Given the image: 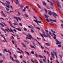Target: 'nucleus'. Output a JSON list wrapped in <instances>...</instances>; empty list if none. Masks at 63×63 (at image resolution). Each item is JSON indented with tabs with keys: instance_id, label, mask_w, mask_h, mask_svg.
<instances>
[{
	"instance_id": "43",
	"label": "nucleus",
	"mask_w": 63,
	"mask_h": 63,
	"mask_svg": "<svg viewBox=\"0 0 63 63\" xmlns=\"http://www.w3.org/2000/svg\"><path fill=\"white\" fill-rule=\"evenodd\" d=\"M3 23V24L4 25V26H7V25L5 24L3 22V23Z\"/></svg>"
},
{
	"instance_id": "27",
	"label": "nucleus",
	"mask_w": 63,
	"mask_h": 63,
	"mask_svg": "<svg viewBox=\"0 0 63 63\" xmlns=\"http://www.w3.org/2000/svg\"><path fill=\"white\" fill-rule=\"evenodd\" d=\"M31 61L33 63H35V62L34 61L33 59H32L31 60Z\"/></svg>"
},
{
	"instance_id": "53",
	"label": "nucleus",
	"mask_w": 63,
	"mask_h": 63,
	"mask_svg": "<svg viewBox=\"0 0 63 63\" xmlns=\"http://www.w3.org/2000/svg\"><path fill=\"white\" fill-rule=\"evenodd\" d=\"M22 45L23 46V47H25V45H24V44L23 43L22 44Z\"/></svg>"
},
{
	"instance_id": "56",
	"label": "nucleus",
	"mask_w": 63,
	"mask_h": 63,
	"mask_svg": "<svg viewBox=\"0 0 63 63\" xmlns=\"http://www.w3.org/2000/svg\"><path fill=\"white\" fill-rule=\"evenodd\" d=\"M46 20L47 21V22H49V20H48V19H46Z\"/></svg>"
},
{
	"instance_id": "33",
	"label": "nucleus",
	"mask_w": 63,
	"mask_h": 63,
	"mask_svg": "<svg viewBox=\"0 0 63 63\" xmlns=\"http://www.w3.org/2000/svg\"><path fill=\"white\" fill-rule=\"evenodd\" d=\"M33 21H34L35 22H36V23H38V21L37 20H35V19H33Z\"/></svg>"
},
{
	"instance_id": "17",
	"label": "nucleus",
	"mask_w": 63,
	"mask_h": 63,
	"mask_svg": "<svg viewBox=\"0 0 63 63\" xmlns=\"http://www.w3.org/2000/svg\"><path fill=\"white\" fill-rule=\"evenodd\" d=\"M1 13H2V16H4V17H6V15H5V14L3 13L2 11H1Z\"/></svg>"
},
{
	"instance_id": "52",
	"label": "nucleus",
	"mask_w": 63,
	"mask_h": 63,
	"mask_svg": "<svg viewBox=\"0 0 63 63\" xmlns=\"http://www.w3.org/2000/svg\"><path fill=\"white\" fill-rule=\"evenodd\" d=\"M19 24L21 26H22V24H21V23H19Z\"/></svg>"
},
{
	"instance_id": "30",
	"label": "nucleus",
	"mask_w": 63,
	"mask_h": 63,
	"mask_svg": "<svg viewBox=\"0 0 63 63\" xmlns=\"http://www.w3.org/2000/svg\"><path fill=\"white\" fill-rule=\"evenodd\" d=\"M50 25H54V23L52 22L51 23H50Z\"/></svg>"
},
{
	"instance_id": "25",
	"label": "nucleus",
	"mask_w": 63,
	"mask_h": 63,
	"mask_svg": "<svg viewBox=\"0 0 63 63\" xmlns=\"http://www.w3.org/2000/svg\"><path fill=\"white\" fill-rule=\"evenodd\" d=\"M18 19L20 21H21V19H20V17H18L17 18V19Z\"/></svg>"
},
{
	"instance_id": "6",
	"label": "nucleus",
	"mask_w": 63,
	"mask_h": 63,
	"mask_svg": "<svg viewBox=\"0 0 63 63\" xmlns=\"http://www.w3.org/2000/svg\"><path fill=\"white\" fill-rule=\"evenodd\" d=\"M56 42H57L56 43V44H57V45H58L59 44H61V42H59L57 40H56Z\"/></svg>"
},
{
	"instance_id": "32",
	"label": "nucleus",
	"mask_w": 63,
	"mask_h": 63,
	"mask_svg": "<svg viewBox=\"0 0 63 63\" xmlns=\"http://www.w3.org/2000/svg\"><path fill=\"white\" fill-rule=\"evenodd\" d=\"M39 57H40L41 58H42V59L43 58V57L42 56L39 55Z\"/></svg>"
},
{
	"instance_id": "61",
	"label": "nucleus",
	"mask_w": 63,
	"mask_h": 63,
	"mask_svg": "<svg viewBox=\"0 0 63 63\" xmlns=\"http://www.w3.org/2000/svg\"><path fill=\"white\" fill-rule=\"evenodd\" d=\"M51 5H52V6L53 5V3H52V2L51 3Z\"/></svg>"
},
{
	"instance_id": "16",
	"label": "nucleus",
	"mask_w": 63,
	"mask_h": 63,
	"mask_svg": "<svg viewBox=\"0 0 63 63\" xmlns=\"http://www.w3.org/2000/svg\"><path fill=\"white\" fill-rule=\"evenodd\" d=\"M51 32L53 33H56V31H53L52 30H51Z\"/></svg>"
},
{
	"instance_id": "64",
	"label": "nucleus",
	"mask_w": 63,
	"mask_h": 63,
	"mask_svg": "<svg viewBox=\"0 0 63 63\" xmlns=\"http://www.w3.org/2000/svg\"><path fill=\"white\" fill-rule=\"evenodd\" d=\"M35 55L36 56V57H38V56H37V54H36Z\"/></svg>"
},
{
	"instance_id": "39",
	"label": "nucleus",
	"mask_w": 63,
	"mask_h": 63,
	"mask_svg": "<svg viewBox=\"0 0 63 63\" xmlns=\"http://www.w3.org/2000/svg\"><path fill=\"white\" fill-rule=\"evenodd\" d=\"M37 5L38 6V7L39 8H41V7L40 6V5H39V4L37 3Z\"/></svg>"
},
{
	"instance_id": "41",
	"label": "nucleus",
	"mask_w": 63,
	"mask_h": 63,
	"mask_svg": "<svg viewBox=\"0 0 63 63\" xmlns=\"http://www.w3.org/2000/svg\"><path fill=\"white\" fill-rule=\"evenodd\" d=\"M52 35H54V36H56V35L54 33H52Z\"/></svg>"
},
{
	"instance_id": "22",
	"label": "nucleus",
	"mask_w": 63,
	"mask_h": 63,
	"mask_svg": "<svg viewBox=\"0 0 63 63\" xmlns=\"http://www.w3.org/2000/svg\"><path fill=\"white\" fill-rule=\"evenodd\" d=\"M24 42H25L26 44H29V42H28V41H26L25 40L24 41Z\"/></svg>"
},
{
	"instance_id": "48",
	"label": "nucleus",
	"mask_w": 63,
	"mask_h": 63,
	"mask_svg": "<svg viewBox=\"0 0 63 63\" xmlns=\"http://www.w3.org/2000/svg\"><path fill=\"white\" fill-rule=\"evenodd\" d=\"M17 51L18 53H21V52H20L19 51Z\"/></svg>"
},
{
	"instance_id": "7",
	"label": "nucleus",
	"mask_w": 63,
	"mask_h": 63,
	"mask_svg": "<svg viewBox=\"0 0 63 63\" xmlns=\"http://www.w3.org/2000/svg\"><path fill=\"white\" fill-rule=\"evenodd\" d=\"M48 12V15H50V16H51V15H52V12H51L50 11H49V12Z\"/></svg>"
},
{
	"instance_id": "50",
	"label": "nucleus",
	"mask_w": 63,
	"mask_h": 63,
	"mask_svg": "<svg viewBox=\"0 0 63 63\" xmlns=\"http://www.w3.org/2000/svg\"><path fill=\"white\" fill-rule=\"evenodd\" d=\"M6 9L7 11H9V9L7 8V7H6Z\"/></svg>"
},
{
	"instance_id": "26",
	"label": "nucleus",
	"mask_w": 63,
	"mask_h": 63,
	"mask_svg": "<svg viewBox=\"0 0 63 63\" xmlns=\"http://www.w3.org/2000/svg\"><path fill=\"white\" fill-rule=\"evenodd\" d=\"M59 55L60 57V59H61V60H62V56L61 55Z\"/></svg>"
},
{
	"instance_id": "5",
	"label": "nucleus",
	"mask_w": 63,
	"mask_h": 63,
	"mask_svg": "<svg viewBox=\"0 0 63 63\" xmlns=\"http://www.w3.org/2000/svg\"><path fill=\"white\" fill-rule=\"evenodd\" d=\"M6 6L7 8H9L10 7H10V5H9V4L6 3ZM10 6V8H12V7L11 6Z\"/></svg>"
},
{
	"instance_id": "63",
	"label": "nucleus",
	"mask_w": 63,
	"mask_h": 63,
	"mask_svg": "<svg viewBox=\"0 0 63 63\" xmlns=\"http://www.w3.org/2000/svg\"><path fill=\"white\" fill-rule=\"evenodd\" d=\"M4 51H6V52H8V51H7V50L6 49H4Z\"/></svg>"
},
{
	"instance_id": "20",
	"label": "nucleus",
	"mask_w": 63,
	"mask_h": 63,
	"mask_svg": "<svg viewBox=\"0 0 63 63\" xmlns=\"http://www.w3.org/2000/svg\"><path fill=\"white\" fill-rule=\"evenodd\" d=\"M30 28L31 29H34V27H33V26L32 25H31L30 26Z\"/></svg>"
},
{
	"instance_id": "9",
	"label": "nucleus",
	"mask_w": 63,
	"mask_h": 63,
	"mask_svg": "<svg viewBox=\"0 0 63 63\" xmlns=\"http://www.w3.org/2000/svg\"><path fill=\"white\" fill-rule=\"evenodd\" d=\"M30 47L32 48H34V49H35L36 47V45H34V47L33 46H32V45H31Z\"/></svg>"
},
{
	"instance_id": "34",
	"label": "nucleus",
	"mask_w": 63,
	"mask_h": 63,
	"mask_svg": "<svg viewBox=\"0 0 63 63\" xmlns=\"http://www.w3.org/2000/svg\"><path fill=\"white\" fill-rule=\"evenodd\" d=\"M47 35L48 36L49 38H50V35L48 34V33H47Z\"/></svg>"
},
{
	"instance_id": "62",
	"label": "nucleus",
	"mask_w": 63,
	"mask_h": 63,
	"mask_svg": "<svg viewBox=\"0 0 63 63\" xmlns=\"http://www.w3.org/2000/svg\"><path fill=\"white\" fill-rule=\"evenodd\" d=\"M39 62L40 63H43L40 60H39Z\"/></svg>"
},
{
	"instance_id": "38",
	"label": "nucleus",
	"mask_w": 63,
	"mask_h": 63,
	"mask_svg": "<svg viewBox=\"0 0 63 63\" xmlns=\"http://www.w3.org/2000/svg\"><path fill=\"white\" fill-rule=\"evenodd\" d=\"M47 54H48V55L49 56H50V55L49 54V53L48 52V51H47Z\"/></svg>"
},
{
	"instance_id": "46",
	"label": "nucleus",
	"mask_w": 63,
	"mask_h": 63,
	"mask_svg": "<svg viewBox=\"0 0 63 63\" xmlns=\"http://www.w3.org/2000/svg\"><path fill=\"white\" fill-rule=\"evenodd\" d=\"M31 53L32 54H34V52L33 51H32L31 52Z\"/></svg>"
},
{
	"instance_id": "19",
	"label": "nucleus",
	"mask_w": 63,
	"mask_h": 63,
	"mask_svg": "<svg viewBox=\"0 0 63 63\" xmlns=\"http://www.w3.org/2000/svg\"><path fill=\"white\" fill-rule=\"evenodd\" d=\"M15 61H16V63H19V61L18 60H15Z\"/></svg>"
},
{
	"instance_id": "2",
	"label": "nucleus",
	"mask_w": 63,
	"mask_h": 63,
	"mask_svg": "<svg viewBox=\"0 0 63 63\" xmlns=\"http://www.w3.org/2000/svg\"><path fill=\"white\" fill-rule=\"evenodd\" d=\"M4 31L5 33H6V31H7L8 32H9V31L10 32V30H9V28H7V29H5V30H4Z\"/></svg>"
},
{
	"instance_id": "60",
	"label": "nucleus",
	"mask_w": 63,
	"mask_h": 63,
	"mask_svg": "<svg viewBox=\"0 0 63 63\" xmlns=\"http://www.w3.org/2000/svg\"><path fill=\"white\" fill-rule=\"evenodd\" d=\"M24 31H27V29L26 28H24Z\"/></svg>"
},
{
	"instance_id": "15",
	"label": "nucleus",
	"mask_w": 63,
	"mask_h": 63,
	"mask_svg": "<svg viewBox=\"0 0 63 63\" xmlns=\"http://www.w3.org/2000/svg\"><path fill=\"white\" fill-rule=\"evenodd\" d=\"M53 15L54 16H55V18H56V17H55V16H57V15L55 13H53Z\"/></svg>"
},
{
	"instance_id": "35",
	"label": "nucleus",
	"mask_w": 63,
	"mask_h": 63,
	"mask_svg": "<svg viewBox=\"0 0 63 63\" xmlns=\"http://www.w3.org/2000/svg\"><path fill=\"white\" fill-rule=\"evenodd\" d=\"M44 10H45L46 13V14H47V10L46 9H44Z\"/></svg>"
},
{
	"instance_id": "45",
	"label": "nucleus",
	"mask_w": 63,
	"mask_h": 63,
	"mask_svg": "<svg viewBox=\"0 0 63 63\" xmlns=\"http://www.w3.org/2000/svg\"><path fill=\"white\" fill-rule=\"evenodd\" d=\"M31 32H32V33H33L34 32V31H33V30L32 29H31Z\"/></svg>"
},
{
	"instance_id": "12",
	"label": "nucleus",
	"mask_w": 63,
	"mask_h": 63,
	"mask_svg": "<svg viewBox=\"0 0 63 63\" xmlns=\"http://www.w3.org/2000/svg\"><path fill=\"white\" fill-rule=\"evenodd\" d=\"M49 21H54V22H56V20H52L51 19H50L49 20Z\"/></svg>"
},
{
	"instance_id": "40",
	"label": "nucleus",
	"mask_w": 63,
	"mask_h": 63,
	"mask_svg": "<svg viewBox=\"0 0 63 63\" xmlns=\"http://www.w3.org/2000/svg\"><path fill=\"white\" fill-rule=\"evenodd\" d=\"M14 56L15 57V58H17V57H16V55L15 54H14Z\"/></svg>"
},
{
	"instance_id": "59",
	"label": "nucleus",
	"mask_w": 63,
	"mask_h": 63,
	"mask_svg": "<svg viewBox=\"0 0 63 63\" xmlns=\"http://www.w3.org/2000/svg\"><path fill=\"white\" fill-rule=\"evenodd\" d=\"M39 18L41 20H43V19H42V18L41 17H39Z\"/></svg>"
},
{
	"instance_id": "1",
	"label": "nucleus",
	"mask_w": 63,
	"mask_h": 63,
	"mask_svg": "<svg viewBox=\"0 0 63 63\" xmlns=\"http://www.w3.org/2000/svg\"><path fill=\"white\" fill-rule=\"evenodd\" d=\"M42 32H43V33L44 34H42L41 33H39L40 35L43 38H44V37H47V35H45V31L43 30H42Z\"/></svg>"
},
{
	"instance_id": "21",
	"label": "nucleus",
	"mask_w": 63,
	"mask_h": 63,
	"mask_svg": "<svg viewBox=\"0 0 63 63\" xmlns=\"http://www.w3.org/2000/svg\"><path fill=\"white\" fill-rule=\"evenodd\" d=\"M15 3L16 4H18L19 3V1L18 0H16V2H15Z\"/></svg>"
},
{
	"instance_id": "49",
	"label": "nucleus",
	"mask_w": 63,
	"mask_h": 63,
	"mask_svg": "<svg viewBox=\"0 0 63 63\" xmlns=\"http://www.w3.org/2000/svg\"><path fill=\"white\" fill-rule=\"evenodd\" d=\"M1 3L2 4V5H5V3L3 2H1Z\"/></svg>"
},
{
	"instance_id": "14",
	"label": "nucleus",
	"mask_w": 63,
	"mask_h": 63,
	"mask_svg": "<svg viewBox=\"0 0 63 63\" xmlns=\"http://www.w3.org/2000/svg\"><path fill=\"white\" fill-rule=\"evenodd\" d=\"M9 22V24H10V25L11 26V27H14L13 26V25L12 24V23H11L10 22Z\"/></svg>"
},
{
	"instance_id": "31",
	"label": "nucleus",
	"mask_w": 63,
	"mask_h": 63,
	"mask_svg": "<svg viewBox=\"0 0 63 63\" xmlns=\"http://www.w3.org/2000/svg\"><path fill=\"white\" fill-rule=\"evenodd\" d=\"M25 52L26 53H27V54L28 55H30V54H29V53H28V52H27L26 51H25Z\"/></svg>"
},
{
	"instance_id": "23",
	"label": "nucleus",
	"mask_w": 63,
	"mask_h": 63,
	"mask_svg": "<svg viewBox=\"0 0 63 63\" xmlns=\"http://www.w3.org/2000/svg\"><path fill=\"white\" fill-rule=\"evenodd\" d=\"M45 16L46 18H48V16L47 15H45Z\"/></svg>"
},
{
	"instance_id": "55",
	"label": "nucleus",
	"mask_w": 63,
	"mask_h": 63,
	"mask_svg": "<svg viewBox=\"0 0 63 63\" xmlns=\"http://www.w3.org/2000/svg\"><path fill=\"white\" fill-rule=\"evenodd\" d=\"M15 46L16 47H17V45H16V44H15Z\"/></svg>"
},
{
	"instance_id": "58",
	"label": "nucleus",
	"mask_w": 63,
	"mask_h": 63,
	"mask_svg": "<svg viewBox=\"0 0 63 63\" xmlns=\"http://www.w3.org/2000/svg\"><path fill=\"white\" fill-rule=\"evenodd\" d=\"M43 62H45V63H46V60H45L44 59H43Z\"/></svg>"
},
{
	"instance_id": "29",
	"label": "nucleus",
	"mask_w": 63,
	"mask_h": 63,
	"mask_svg": "<svg viewBox=\"0 0 63 63\" xmlns=\"http://www.w3.org/2000/svg\"><path fill=\"white\" fill-rule=\"evenodd\" d=\"M8 52L9 53L10 55V56H11V54H12L11 53V52H10V51H9V50H8Z\"/></svg>"
},
{
	"instance_id": "44",
	"label": "nucleus",
	"mask_w": 63,
	"mask_h": 63,
	"mask_svg": "<svg viewBox=\"0 0 63 63\" xmlns=\"http://www.w3.org/2000/svg\"><path fill=\"white\" fill-rule=\"evenodd\" d=\"M10 58L12 59V61H14V59H13V57H11V56H10Z\"/></svg>"
},
{
	"instance_id": "18",
	"label": "nucleus",
	"mask_w": 63,
	"mask_h": 63,
	"mask_svg": "<svg viewBox=\"0 0 63 63\" xmlns=\"http://www.w3.org/2000/svg\"><path fill=\"white\" fill-rule=\"evenodd\" d=\"M43 3L44 6H46L47 5V4L44 2L43 1Z\"/></svg>"
},
{
	"instance_id": "8",
	"label": "nucleus",
	"mask_w": 63,
	"mask_h": 63,
	"mask_svg": "<svg viewBox=\"0 0 63 63\" xmlns=\"http://www.w3.org/2000/svg\"><path fill=\"white\" fill-rule=\"evenodd\" d=\"M51 56H52L53 58H55V57H54V54H53V53H52V52H51Z\"/></svg>"
},
{
	"instance_id": "13",
	"label": "nucleus",
	"mask_w": 63,
	"mask_h": 63,
	"mask_svg": "<svg viewBox=\"0 0 63 63\" xmlns=\"http://www.w3.org/2000/svg\"><path fill=\"white\" fill-rule=\"evenodd\" d=\"M57 5L58 7H60V5L59 4V2H58L57 3Z\"/></svg>"
},
{
	"instance_id": "36",
	"label": "nucleus",
	"mask_w": 63,
	"mask_h": 63,
	"mask_svg": "<svg viewBox=\"0 0 63 63\" xmlns=\"http://www.w3.org/2000/svg\"><path fill=\"white\" fill-rule=\"evenodd\" d=\"M7 3H8V4L9 5H10V2L9 1H6Z\"/></svg>"
},
{
	"instance_id": "57",
	"label": "nucleus",
	"mask_w": 63,
	"mask_h": 63,
	"mask_svg": "<svg viewBox=\"0 0 63 63\" xmlns=\"http://www.w3.org/2000/svg\"><path fill=\"white\" fill-rule=\"evenodd\" d=\"M49 34H50V35H51L52 37H53V35H51V32H49Z\"/></svg>"
},
{
	"instance_id": "4",
	"label": "nucleus",
	"mask_w": 63,
	"mask_h": 63,
	"mask_svg": "<svg viewBox=\"0 0 63 63\" xmlns=\"http://www.w3.org/2000/svg\"><path fill=\"white\" fill-rule=\"evenodd\" d=\"M28 35H28H27V37H30L31 38H32V39H33L34 40V38H33L32 37V36L31 35L30 33H28Z\"/></svg>"
},
{
	"instance_id": "24",
	"label": "nucleus",
	"mask_w": 63,
	"mask_h": 63,
	"mask_svg": "<svg viewBox=\"0 0 63 63\" xmlns=\"http://www.w3.org/2000/svg\"><path fill=\"white\" fill-rule=\"evenodd\" d=\"M45 44L47 46H50V45L48 43H46Z\"/></svg>"
},
{
	"instance_id": "47",
	"label": "nucleus",
	"mask_w": 63,
	"mask_h": 63,
	"mask_svg": "<svg viewBox=\"0 0 63 63\" xmlns=\"http://www.w3.org/2000/svg\"><path fill=\"white\" fill-rule=\"evenodd\" d=\"M13 24H14V25H15V26L17 25V24L15 23H13Z\"/></svg>"
},
{
	"instance_id": "10",
	"label": "nucleus",
	"mask_w": 63,
	"mask_h": 63,
	"mask_svg": "<svg viewBox=\"0 0 63 63\" xmlns=\"http://www.w3.org/2000/svg\"><path fill=\"white\" fill-rule=\"evenodd\" d=\"M26 38L27 39H30V40H31V38L29 36L28 37L27 36Z\"/></svg>"
},
{
	"instance_id": "11",
	"label": "nucleus",
	"mask_w": 63,
	"mask_h": 63,
	"mask_svg": "<svg viewBox=\"0 0 63 63\" xmlns=\"http://www.w3.org/2000/svg\"><path fill=\"white\" fill-rule=\"evenodd\" d=\"M16 29H17V30H18V31H21V29L19 28H16Z\"/></svg>"
},
{
	"instance_id": "3",
	"label": "nucleus",
	"mask_w": 63,
	"mask_h": 63,
	"mask_svg": "<svg viewBox=\"0 0 63 63\" xmlns=\"http://www.w3.org/2000/svg\"><path fill=\"white\" fill-rule=\"evenodd\" d=\"M53 53L55 55L56 59H57V53H56V52L54 51H53Z\"/></svg>"
},
{
	"instance_id": "37",
	"label": "nucleus",
	"mask_w": 63,
	"mask_h": 63,
	"mask_svg": "<svg viewBox=\"0 0 63 63\" xmlns=\"http://www.w3.org/2000/svg\"><path fill=\"white\" fill-rule=\"evenodd\" d=\"M35 28H36V29H38V30H40V29L38 27H36Z\"/></svg>"
},
{
	"instance_id": "51",
	"label": "nucleus",
	"mask_w": 63,
	"mask_h": 63,
	"mask_svg": "<svg viewBox=\"0 0 63 63\" xmlns=\"http://www.w3.org/2000/svg\"><path fill=\"white\" fill-rule=\"evenodd\" d=\"M58 11L59 12H61V10H60V9H59V8H58Z\"/></svg>"
},
{
	"instance_id": "28",
	"label": "nucleus",
	"mask_w": 63,
	"mask_h": 63,
	"mask_svg": "<svg viewBox=\"0 0 63 63\" xmlns=\"http://www.w3.org/2000/svg\"><path fill=\"white\" fill-rule=\"evenodd\" d=\"M53 60V58L52 57H50V61H52Z\"/></svg>"
},
{
	"instance_id": "42",
	"label": "nucleus",
	"mask_w": 63,
	"mask_h": 63,
	"mask_svg": "<svg viewBox=\"0 0 63 63\" xmlns=\"http://www.w3.org/2000/svg\"><path fill=\"white\" fill-rule=\"evenodd\" d=\"M25 16L26 17H28L29 16H28L26 14H25Z\"/></svg>"
},
{
	"instance_id": "54",
	"label": "nucleus",
	"mask_w": 63,
	"mask_h": 63,
	"mask_svg": "<svg viewBox=\"0 0 63 63\" xmlns=\"http://www.w3.org/2000/svg\"><path fill=\"white\" fill-rule=\"evenodd\" d=\"M25 8H24L23 10V12H25Z\"/></svg>"
}]
</instances>
